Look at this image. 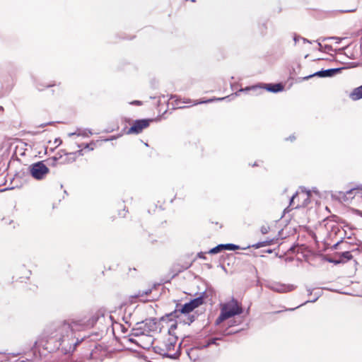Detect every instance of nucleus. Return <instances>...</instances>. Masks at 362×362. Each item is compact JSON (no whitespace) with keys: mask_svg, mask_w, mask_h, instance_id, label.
Wrapping results in <instances>:
<instances>
[{"mask_svg":"<svg viewBox=\"0 0 362 362\" xmlns=\"http://www.w3.org/2000/svg\"><path fill=\"white\" fill-rule=\"evenodd\" d=\"M79 328L80 325L74 321H64L55 324L50 329L45 349L49 351L61 349L64 354H72L85 339L76 335V331L79 330Z\"/></svg>","mask_w":362,"mask_h":362,"instance_id":"f257e3e1","label":"nucleus"},{"mask_svg":"<svg viewBox=\"0 0 362 362\" xmlns=\"http://www.w3.org/2000/svg\"><path fill=\"white\" fill-rule=\"evenodd\" d=\"M243 312L242 306L237 300L233 298L230 301L221 305V313L216 320L215 325H220L223 321L236 315H240Z\"/></svg>","mask_w":362,"mask_h":362,"instance_id":"f03ea898","label":"nucleus"},{"mask_svg":"<svg viewBox=\"0 0 362 362\" xmlns=\"http://www.w3.org/2000/svg\"><path fill=\"white\" fill-rule=\"evenodd\" d=\"M49 172V169L42 160L31 164L28 168V173L37 180L44 179Z\"/></svg>","mask_w":362,"mask_h":362,"instance_id":"7ed1b4c3","label":"nucleus"},{"mask_svg":"<svg viewBox=\"0 0 362 362\" xmlns=\"http://www.w3.org/2000/svg\"><path fill=\"white\" fill-rule=\"evenodd\" d=\"M257 88H264L271 93H279L284 90V86L281 83H259L252 86H247L245 88L240 89V92L245 91L247 92L250 90H256Z\"/></svg>","mask_w":362,"mask_h":362,"instance_id":"20e7f679","label":"nucleus"},{"mask_svg":"<svg viewBox=\"0 0 362 362\" xmlns=\"http://www.w3.org/2000/svg\"><path fill=\"white\" fill-rule=\"evenodd\" d=\"M153 119H139L133 122L132 125L127 131L128 134H139L144 129L149 127Z\"/></svg>","mask_w":362,"mask_h":362,"instance_id":"39448f33","label":"nucleus"},{"mask_svg":"<svg viewBox=\"0 0 362 362\" xmlns=\"http://www.w3.org/2000/svg\"><path fill=\"white\" fill-rule=\"evenodd\" d=\"M346 69L345 67H340V68H332V69H323L315 72L313 74H310L309 76H305L303 78V80H308L309 78L317 76L320 78H330L336 76L337 74H339L341 72L343 69Z\"/></svg>","mask_w":362,"mask_h":362,"instance_id":"423d86ee","label":"nucleus"},{"mask_svg":"<svg viewBox=\"0 0 362 362\" xmlns=\"http://www.w3.org/2000/svg\"><path fill=\"white\" fill-rule=\"evenodd\" d=\"M187 314L188 313L185 310V309H182V304L177 303L175 310L173 312L166 314L165 316H163L160 320L162 321H165L166 319H169L170 321H173V319H178L180 317H182V315Z\"/></svg>","mask_w":362,"mask_h":362,"instance_id":"0eeeda50","label":"nucleus"},{"mask_svg":"<svg viewBox=\"0 0 362 362\" xmlns=\"http://www.w3.org/2000/svg\"><path fill=\"white\" fill-rule=\"evenodd\" d=\"M180 345H181V343L180 344ZM180 347V346H179V348ZM153 350H154L155 353L160 354L163 358H168L173 359V360H176V359L179 358L180 354H181L180 349L174 354L167 353L165 348L164 346L162 347L160 346H154Z\"/></svg>","mask_w":362,"mask_h":362,"instance_id":"6e6552de","label":"nucleus"},{"mask_svg":"<svg viewBox=\"0 0 362 362\" xmlns=\"http://www.w3.org/2000/svg\"><path fill=\"white\" fill-rule=\"evenodd\" d=\"M156 325L157 321L156 318H148L136 324V325L141 326V328H143L145 332L156 331L157 329Z\"/></svg>","mask_w":362,"mask_h":362,"instance_id":"1a4fd4ad","label":"nucleus"},{"mask_svg":"<svg viewBox=\"0 0 362 362\" xmlns=\"http://www.w3.org/2000/svg\"><path fill=\"white\" fill-rule=\"evenodd\" d=\"M269 288L277 293H287L294 290L296 286L293 284H284L281 283H274L270 285Z\"/></svg>","mask_w":362,"mask_h":362,"instance_id":"9d476101","label":"nucleus"},{"mask_svg":"<svg viewBox=\"0 0 362 362\" xmlns=\"http://www.w3.org/2000/svg\"><path fill=\"white\" fill-rule=\"evenodd\" d=\"M241 322H242V320L233 319L229 322L228 325L226 327L224 328L223 326H221L220 327V328H221L220 332L223 335H230L232 334L237 333L239 332V330L235 331V332H227V330L228 329V328L234 327V326H237V325H240Z\"/></svg>","mask_w":362,"mask_h":362,"instance_id":"9b49d317","label":"nucleus"},{"mask_svg":"<svg viewBox=\"0 0 362 362\" xmlns=\"http://www.w3.org/2000/svg\"><path fill=\"white\" fill-rule=\"evenodd\" d=\"M206 296V291H204L200 294L199 296L194 298L189 301L193 310L204 303V298Z\"/></svg>","mask_w":362,"mask_h":362,"instance_id":"f8f14e48","label":"nucleus"},{"mask_svg":"<svg viewBox=\"0 0 362 362\" xmlns=\"http://www.w3.org/2000/svg\"><path fill=\"white\" fill-rule=\"evenodd\" d=\"M192 262L191 263L185 262L183 264H180V263L175 264L172 268L173 272H175L174 276L178 274L180 272H184L185 270H187L192 266Z\"/></svg>","mask_w":362,"mask_h":362,"instance_id":"ddd939ff","label":"nucleus"},{"mask_svg":"<svg viewBox=\"0 0 362 362\" xmlns=\"http://www.w3.org/2000/svg\"><path fill=\"white\" fill-rule=\"evenodd\" d=\"M195 319L196 316L194 314L189 313L187 315H182V317L177 319V321H178L179 323H182L183 325H190Z\"/></svg>","mask_w":362,"mask_h":362,"instance_id":"4468645a","label":"nucleus"},{"mask_svg":"<svg viewBox=\"0 0 362 362\" xmlns=\"http://www.w3.org/2000/svg\"><path fill=\"white\" fill-rule=\"evenodd\" d=\"M274 238L269 239V240H266L264 241L258 242V243H257L255 244H253L252 245H247V247H243L242 250H246V249H248L250 247H253V248H255V249H258V248H260V247H262L271 245H272L274 243Z\"/></svg>","mask_w":362,"mask_h":362,"instance_id":"2eb2a0df","label":"nucleus"},{"mask_svg":"<svg viewBox=\"0 0 362 362\" xmlns=\"http://www.w3.org/2000/svg\"><path fill=\"white\" fill-rule=\"evenodd\" d=\"M104 318V315L100 312H97L95 314H94L87 322V326L88 327H93L97 322L101 319Z\"/></svg>","mask_w":362,"mask_h":362,"instance_id":"dca6fc26","label":"nucleus"},{"mask_svg":"<svg viewBox=\"0 0 362 362\" xmlns=\"http://www.w3.org/2000/svg\"><path fill=\"white\" fill-rule=\"evenodd\" d=\"M349 97L353 100H358L362 98V85L355 88L350 93Z\"/></svg>","mask_w":362,"mask_h":362,"instance_id":"f3484780","label":"nucleus"},{"mask_svg":"<svg viewBox=\"0 0 362 362\" xmlns=\"http://www.w3.org/2000/svg\"><path fill=\"white\" fill-rule=\"evenodd\" d=\"M177 337L175 336L173 338H169L166 342H165L164 347L166 349V352L169 353L172 350H174Z\"/></svg>","mask_w":362,"mask_h":362,"instance_id":"a211bd4d","label":"nucleus"},{"mask_svg":"<svg viewBox=\"0 0 362 362\" xmlns=\"http://www.w3.org/2000/svg\"><path fill=\"white\" fill-rule=\"evenodd\" d=\"M338 256L339 260H342L341 263H344L352 259L353 256L351 255L349 251H344L342 252H339L337 254Z\"/></svg>","mask_w":362,"mask_h":362,"instance_id":"6ab92c4d","label":"nucleus"},{"mask_svg":"<svg viewBox=\"0 0 362 362\" xmlns=\"http://www.w3.org/2000/svg\"><path fill=\"white\" fill-rule=\"evenodd\" d=\"M321 294H322V291H320L315 292L314 294H313L314 298L313 299L306 300L304 303L297 306L296 308H298L300 307L301 305H305V304H306L308 303H314V302H315L321 296ZM295 309H296V308H290L288 310H294Z\"/></svg>","mask_w":362,"mask_h":362,"instance_id":"aec40b11","label":"nucleus"},{"mask_svg":"<svg viewBox=\"0 0 362 362\" xmlns=\"http://www.w3.org/2000/svg\"><path fill=\"white\" fill-rule=\"evenodd\" d=\"M219 339V338H216V337H214V338H211L209 339H208L206 341V342L204 344H200V349H206L208 348L209 346H211V344H216V345H218L216 341Z\"/></svg>","mask_w":362,"mask_h":362,"instance_id":"412c9836","label":"nucleus"},{"mask_svg":"<svg viewBox=\"0 0 362 362\" xmlns=\"http://www.w3.org/2000/svg\"><path fill=\"white\" fill-rule=\"evenodd\" d=\"M223 250H224L223 244H219V245H216V247L210 249L208 252L211 255H215V254H218Z\"/></svg>","mask_w":362,"mask_h":362,"instance_id":"4be33fe9","label":"nucleus"},{"mask_svg":"<svg viewBox=\"0 0 362 362\" xmlns=\"http://www.w3.org/2000/svg\"><path fill=\"white\" fill-rule=\"evenodd\" d=\"M136 327L133 328V333L132 335L134 337H139L140 335L145 334V331L143 330V328H141V326L140 325H136Z\"/></svg>","mask_w":362,"mask_h":362,"instance_id":"5701e85b","label":"nucleus"},{"mask_svg":"<svg viewBox=\"0 0 362 362\" xmlns=\"http://www.w3.org/2000/svg\"><path fill=\"white\" fill-rule=\"evenodd\" d=\"M224 245V250H229V251H235L236 250L240 249V247L238 245H235L233 243H226L223 244ZM243 247H241L242 249Z\"/></svg>","mask_w":362,"mask_h":362,"instance_id":"b1692460","label":"nucleus"},{"mask_svg":"<svg viewBox=\"0 0 362 362\" xmlns=\"http://www.w3.org/2000/svg\"><path fill=\"white\" fill-rule=\"evenodd\" d=\"M54 86H55V83H45V84H41V83H35V86H36L37 89L40 91L43 90L45 88H50V87H53Z\"/></svg>","mask_w":362,"mask_h":362,"instance_id":"393cba45","label":"nucleus"},{"mask_svg":"<svg viewBox=\"0 0 362 362\" xmlns=\"http://www.w3.org/2000/svg\"><path fill=\"white\" fill-rule=\"evenodd\" d=\"M325 260L329 262L333 263L334 264H339L341 263L342 260H339L338 257H325Z\"/></svg>","mask_w":362,"mask_h":362,"instance_id":"a878e982","label":"nucleus"},{"mask_svg":"<svg viewBox=\"0 0 362 362\" xmlns=\"http://www.w3.org/2000/svg\"><path fill=\"white\" fill-rule=\"evenodd\" d=\"M175 320V322L173 323L168 329V334L171 336H173V337L175 336L174 331L177 329V323L179 322L178 321H177V319Z\"/></svg>","mask_w":362,"mask_h":362,"instance_id":"bb28decb","label":"nucleus"},{"mask_svg":"<svg viewBox=\"0 0 362 362\" xmlns=\"http://www.w3.org/2000/svg\"><path fill=\"white\" fill-rule=\"evenodd\" d=\"M228 97L219 98H214L208 99L206 100L197 101V102L194 103V105L211 103V102L215 101V100H223L226 99Z\"/></svg>","mask_w":362,"mask_h":362,"instance_id":"cd10ccee","label":"nucleus"},{"mask_svg":"<svg viewBox=\"0 0 362 362\" xmlns=\"http://www.w3.org/2000/svg\"><path fill=\"white\" fill-rule=\"evenodd\" d=\"M91 134H93V132L90 129H85L80 130V134H78V136H81L83 137H88Z\"/></svg>","mask_w":362,"mask_h":362,"instance_id":"c85d7f7f","label":"nucleus"},{"mask_svg":"<svg viewBox=\"0 0 362 362\" xmlns=\"http://www.w3.org/2000/svg\"><path fill=\"white\" fill-rule=\"evenodd\" d=\"M182 309H185V310L189 314L191 313L193 311V309L189 303V302H187L185 304H182Z\"/></svg>","mask_w":362,"mask_h":362,"instance_id":"c756f323","label":"nucleus"},{"mask_svg":"<svg viewBox=\"0 0 362 362\" xmlns=\"http://www.w3.org/2000/svg\"><path fill=\"white\" fill-rule=\"evenodd\" d=\"M151 291H152V289H151V288L146 289L145 291H139L135 296L141 297V296H147L149 293H151Z\"/></svg>","mask_w":362,"mask_h":362,"instance_id":"7c9ffc66","label":"nucleus"},{"mask_svg":"<svg viewBox=\"0 0 362 362\" xmlns=\"http://www.w3.org/2000/svg\"><path fill=\"white\" fill-rule=\"evenodd\" d=\"M64 153V155H66V156H83V149H80V150H78L75 152H73V153H66L64 151H62Z\"/></svg>","mask_w":362,"mask_h":362,"instance_id":"2f4dec72","label":"nucleus"},{"mask_svg":"<svg viewBox=\"0 0 362 362\" xmlns=\"http://www.w3.org/2000/svg\"><path fill=\"white\" fill-rule=\"evenodd\" d=\"M62 158V156H60L59 157H57V156L49 158V165H52V166H56L57 165V161Z\"/></svg>","mask_w":362,"mask_h":362,"instance_id":"473e14b6","label":"nucleus"},{"mask_svg":"<svg viewBox=\"0 0 362 362\" xmlns=\"http://www.w3.org/2000/svg\"><path fill=\"white\" fill-rule=\"evenodd\" d=\"M270 230V227L269 226H262L260 228V231L263 235L267 234Z\"/></svg>","mask_w":362,"mask_h":362,"instance_id":"72a5a7b5","label":"nucleus"},{"mask_svg":"<svg viewBox=\"0 0 362 362\" xmlns=\"http://www.w3.org/2000/svg\"><path fill=\"white\" fill-rule=\"evenodd\" d=\"M90 144H94V142L92 141L90 144H81V145L79 144V145H78V147L81 148L82 146H83L84 148H88L89 151H93V147H90Z\"/></svg>","mask_w":362,"mask_h":362,"instance_id":"f704fd0d","label":"nucleus"},{"mask_svg":"<svg viewBox=\"0 0 362 362\" xmlns=\"http://www.w3.org/2000/svg\"><path fill=\"white\" fill-rule=\"evenodd\" d=\"M326 40H337V43H340L341 40V39L338 37H331L324 38L323 40L325 41Z\"/></svg>","mask_w":362,"mask_h":362,"instance_id":"c9c22d12","label":"nucleus"},{"mask_svg":"<svg viewBox=\"0 0 362 362\" xmlns=\"http://www.w3.org/2000/svg\"><path fill=\"white\" fill-rule=\"evenodd\" d=\"M301 38V36L297 35V34H294L293 35V41L295 42V45L297 43V42H298Z\"/></svg>","mask_w":362,"mask_h":362,"instance_id":"e433bc0d","label":"nucleus"},{"mask_svg":"<svg viewBox=\"0 0 362 362\" xmlns=\"http://www.w3.org/2000/svg\"><path fill=\"white\" fill-rule=\"evenodd\" d=\"M353 212L354 214L362 217V211L356 209H354Z\"/></svg>","mask_w":362,"mask_h":362,"instance_id":"4c0bfd02","label":"nucleus"},{"mask_svg":"<svg viewBox=\"0 0 362 362\" xmlns=\"http://www.w3.org/2000/svg\"><path fill=\"white\" fill-rule=\"evenodd\" d=\"M54 124V122H47V123H42V124H40L38 127L40 128H43V127H45L47 125H52Z\"/></svg>","mask_w":362,"mask_h":362,"instance_id":"58836bf2","label":"nucleus"},{"mask_svg":"<svg viewBox=\"0 0 362 362\" xmlns=\"http://www.w3.org/2000/svg\"><path fill=\"white\" fill-rule=\"evenodd\" d=\"M342 240L338 241L337 243H335L333 246H332V249L334 250H337L338 249L339 245L342 243Z\"/></svg>","mask_w":362,"mask_h":362,"instance_id":"ea45409f","label":"nucleus"},{"mask_svg":"<svg viewBox=\"0 0 362 362\" xmlns=\"http://www.w3.org/2000/svg\"><path fill=\"white\" fill-rule=\"evenodd\" d=\"M131 104L136 105H141L142 104V102L140 100H134L131 103Z\"/></svg>","mask_w":362,"mask_h":362,"instance_id":"a19ab883","label":"nucleus"},{"mask_svg":"<svg viewBox=\"0 0 362 362\" xmlns=\"http://www.w3.org/2000/svg\"><path fill=\"white\" fill-rule=\"evenodd\" d=\"M197 257H198L199 258H200V259H205V258H206V257H205V255H204V253H203V252H199V253L197 254Z\"/></svg>","mask_w":362,"mask_h":362,"instance_id":"79ce46f5","label":"nucleus"},{"mask_svg":"<svg viewBox=\"0 0 362 362\" xmlns=\"http://www.w3.org/2000/svg\"><path fill=\"white\" fill-rule=\"evenodd\" d=\"M300 39L303 40V42L304 43H310V44H311V43H312V42H311L310 40H308L307 38H305V37H301V38H300Z\"/></svg>","mask_w":362,"mask_h":362,"instance_id":"37998d69","label":"nucleus"},{"mask_svg":"<svg viewBox=\"0 0 362 362\" xmlns=\"http://www.w3.org/2000/svg\"><path fill=\"white\" fill-rule=\"evenodd\" d=\"M76 160V156H69V162H74Z\"/></svg>","mask_w":362,"mask_h":362,"instance_id":"c03bdc74","label":"nucleus"},{"mask_svg":"<svg viewBox=\"0 0 362 362\" xmlns=\"http://www.w3.org/2000/svg\"><path fill=\"white\" fill-rule=\"evenodd\" d=\"M296 139V137L293 136H290L288 138H286V140H290L291 141H294Z\"/></svg>","mask_w":362,"mask_h":362,"instance_id":"a18cd8bd","label":"nucleus"},{"mask_svg":"<svg viewBox=\"0 0 362 362\" xmlns=\"http://www.w3.org/2000/svg\"><path fill=\"white\" fill-rule=\"evenodd\" d=\"M307 291L308 293V296H312L313 295V290L310 288H307Z\"/></svg>","mask_w":362,"mask_h":362,"instance_id":"49530a36","label":"nucleus"},{"mask_svg":"<svg viewBox=\"0 0 362 362\" xmlns=\"http://www.w3.org/2000/svg\"><path fill=\"white\" fill-rule=\"evenodd\" d=\"M293 200H294V199H293L292 197H291V199H290L289 205H292V204L293 202Z\"/></svg>","mask_w":362,"mask_h":362,"instance_id":"de8ad7c7","label":"nucleus"},{"mask_svg":"<svg viewBox=\"0 0 362 362\" xmlns=\"http://www.w3.org/2000/svg\"><path fill=\"white\" fill-rule=\"evenodd\" d=\"M298 192H296L293 196H292V198L293 199H295L297 196H298Z\"/></svg>","mask_w":362,"mask_h":362,"instance_id":"09e8293b","label":"nucleus"},{"mask_svg":"<svg viewBox=\"0 0 362 362\" xmlns=\"http://www.w3.org/2000/svg\"><path fill=\"white\" fill-rule=\"evenodd\" d=\"M302 191H303V192H304V191H305V192H306V193L308 194V196L310 194V191H307V190L305 189V188H304V189H302Z\"/></svg>","mask_w":362,"mask_h":362,"instance_id":"8fccbe9b","label":"nucleus"},{"mask_svg":"<svg viewBox=\"0 0 362 362\" xmlns=\"http://www.w3.org/2000/svg\"><path fill=\"white\" fill-rule=\"evenodd\" d=\"M59 142V144L62 142V141L60 140V139H56L55 141H54V143H58Z\"/></svg>","mask_w":362,"mask_h":362,"instance_id":"3c124183","label":"nucleus"},{"mask_svg":"<svg viewBox=\"0 0 362 362\" xmlns=\"http://www.w3.org/2000/svg\"><path fill=\"white\" fill-rule=\"evenodd\" d=\"M80 130H81V129H78L75 132V133H76V134H75V135H77V136H78V134H80Z\"/></svg>","mask_w":362,"mask_h":362,"instance_id":"603ef678","label":"nucleus"},{"mask_svg":"<svg viewBox=\"0 0 362 362\" xmlns=\"http://www.w3.org/2000/svg\"><path fill=\"white\" fill-rule=\"evenodd\" d=\"M180 100H175V105H180Z\"/></svg>","mask_w":362,"mask_h":362,"instance_id":"864d4df0","label":"nucleus"},{"mask_svg":"<svg viewBox=\"0 0 362 362\" xmlns=\"http://www.w3.org/2000/svg\"><path fill=\"white\" fill-rule=\"evenodd\" d=\"M123 320H124L125 323H128V321L127 320V317H123Z\"/></svg>","mask_w":362,"mask_h":362,"instance_id":"5fc2aeb1","label":"nucleus"},{"mask_svg":"<svg viewBox=\"0 0 362 362\" xmlns=\"http://www.w3.org/2000/svg\"><path fill=\"white\" fill-rule=\"evenodd\" d=\"M75 134H76V133H75V132H73V133H70V134H69V136H74V135H75Z\"/></svg>","mask_w":362,"mask_h":362,"instance_id":"6e6d98bb","label":"nucleus"},{"mask_svg":"<svg viewBox=\"0 0 362 362\" xmlns=\"http://www.w3.org/2000/svg\"><path fill=\"white\" fill-rule=\"evenodd\" d=\"M21 362H33L31 360L21 361Z\"/></svg>","mask_w":362,"mask_h":362,"instance_id":"4d7b16f0","label":"nucleus"},{"mask_svg":"<svg viewBox=\"0 0 362 362\" xmlns=\"http://www.w3.org/2000/svg\"><path fill=\"white\" fill-rule=\"evenodd\" d=\"M56 156H57V157H59L60 156H62V153H58Z\"/></svg>","mask_w":362,"mask_h":362,"instance_id":"13d9d810","label":"nucleus"},{"mask_svg":"<svg viewBox=\"0 0 362 362\" xmlns=\"http://www.w3.org/2000/svg\"><path fill=\"white\" fill-rule=\"evenodd\" d=\"M175 98H177L176 95H171L170 99Z\"/></svg>","mask_w":362,"mask_h":362,"instance_id":"bf43d9fd","label":"nucleus"},{"mask_svg":"<svg viewBox=\"0 0 362 362\" xmlns=\"http://www.w3.org/2000/svg\"><path fill=\"white\" fill-rule=\"evenodd\" d=\"M354 10H348V11H344V12H352L354 11Z\"/></svg>","mask_w":362,"mask_h":362,"instance_id":"052dcab7","label":"nucleus"},{"mask_svg":"<svg viewBox=\"0 0 362 362\" xmlns=\"http://www.w3.org/2000/svg\"><path fill=\"white\" fill-rule=\"evenodd\" d=\"M267 252H268V253H271V252H272V250H267Z\"/></svg>","mask_w":362,"mask_h":362,"instance_id":"680f3d73","label":"nucleus"},{"mask_svg":"<svg viewBox=\"0 0 362 362\" xmlns=\"http://www.w3.org/2000/svg\"><path fill=\"white\" fill-rule=\"evenodd\" d=\"M129 341H130L131 342H134V340L133 339H129Z\"/></svg>","mask_w":362,"mask_h":362,"instance_id":"e2e57ef3","label":"nucleus"},{"mask_svg":"<svg viewBox=\"0 0 362 362\" xmlns=\"http://www.w3.org/2000/svg\"><path fill=\"white\" fill-rule=\"evenodd\" d=\"M222 268H223V269L225 272H226V268H225V267H224V266H222Z\"/></svg>","mask_w":362,"mask_h":362,"instance_id":"0e129e2a","label":"nucleus"},{"mask_svg":"<svg viewBox=\"0 0 362 362\" xmlns=\"http://www.w3.org/2000/svg\"><path fill=\"white\" fill-rule=\"evenodd\" d=\"M317 44H318V45H319L320 47H321V46H322V45H321V43H320V42H317Z\"/></svg>","mask_w":362,"mask_h":362,"instance_id":"69168bd1","label":"nucleus"},{"mask_svg":"<svg viewBox=\"0 0 362 362\" xmlns=\"http://www.w3.org/2000/svg\"><path fill=\"white\" fill-rule=\"evenodd\" d=\"M122 332H126V329L124 328H122Z\"/></svg>","mask_w":362,"mask_h":362,"instance_id":"338daca9","label":"nucleus"},{"mask_svg":"<svg viewBox=\"0 0 362 362\" xmlns=\"http://www.w3.org/2000/svg\"><path fill=\"white\" fill-rule=\"evenodd\" d=\"M185 107L184 106H178V108H183Z\"/></svg>","mask_w":362,"mask_h":362,"instance_id":"774afa93","label":"nucleus"}]
</instances>
